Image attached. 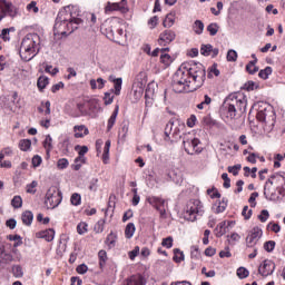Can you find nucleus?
<instances>
[{"label":"nucleus","mask_w":285,"mask_h":285,"mask_svg":"<svg viewBox=\"0 0 285 285\" xmlns=\"http://www.w3.org/2000/svg\"><path fill=\"white\" fill-rule=\"evenodd\" d=\"M206 81V68L202 63H194L186 70L179 68L173 77V89L176 92L198 90Z\"/></svg>","instance_id":"nucleus-1"},{"label":"nucleus","mask_w":285,"mask_h":285,"mask_svg":"<svg viewBox=\"0 0 285 285\" xmlns=\"http://www.w3.org/2000/svg\"><path fill=\"white\" fill-rule=\"evenodd\" d=\"M248 100L242 92L229 94L224 102L223 108L227 114V119H235V117H242L246 112Z\"/></svg>","instance_id":"nucleus-2"},{"label":"nucleus","mask_w":285,"mask_h":285,"mask_svg":"<svg viewBox=\"0 0 285 285\" xmlns=\"http://www.w3.org/2000/svg\"><path fill=\"white\" fill-rule=\"evenodd\" d=\"M41 37L37 33H28L21 41L19 55L22 61H32L39 55Z\"/></svg>","instance_id":"nucleus-3"},{"label":"nucleus","mask_w":285,"mask_h":285,"mask_svg":"<svg viewBox=\"0 0 285 285\" xmlns=\"http://www.w3.org/2000/svg\"><path fill=\"white\" fill-rule=\"evenodd\" d=\"M271 186H276V190L281 197H285V177L279 174L272 175L265 183L264 186V196L266 199H269V202H275V199H279V196L275 194V190L273 191L271 189Z\"/></svg>","instance_id":"nucleus-4"},{"label":"nucleus","mask_w":285,"mask_h":285,"mask_svg":"<svg viewBox=\"0 0 285 285\" xmlns=\"http://www.w3.org/2000/svg\"><path fill=\"white\" fill-rule=\"evenodd\" d=\"M67 21H70V6L65 7L63 10L58 12L53 26L55 35H61V37H67Z\"/></svg>","instance_id":"nucleus-5"},{"label":"nucleus","mask_w":285,"mask_h":285,"mask_svg":"<svg viewBox=\"0 0 285 285\" xmlns=\"http://www.w3.org/2000/svg\"><path fill=\"white\" fill-rule=\"evenodd\" d=\"M197 215L200 217L204 215V205L202 204V200H189L185 209V217L188 222H195L197 219Z\"/></svg>","instance_id":"nucleus-6"},{"label":"nucleus","mask_w":285,"mask_h":285,"mask_svg":"<svg viewBox=\"0 0 285 285\" xmlns=\"http://www.w3.org/2000/svg\"><path fill=\"white\" fill-rule=\"evenodd\" d=\"M61 199H63L61 190H59V188L56 186H52L47 190L45 206L51 209L57 208V206L61 204Z\"/></svg>","instance_id":"nucleus-7"},{"label":"nucleus","mask_w":285,"mask_h":285,"mask_svg":"<svg viewBox=\"0 0 285 285\" xmlns=\"http://www.w3.org/2000/svg\"><path fill=\"white\" fill-rule=\"evenodd\" d=\"M199 139L193 138L190 134H187L183 138V146L187 155H195V153H202V149L199 148Z\"/></svg>","instance_id":"nucleus-8"},{"label":"nucleus","mask_w":285,"mask_h":285,"mask_svg":"<svg viewBox=\"0 0 285 285\" xmlns=\"http://www.w3.org/2000/svg\"><path fill=\"white\" fill-rule=\"evenodd\" d=\"M148 203L150 204V206L156 208V210H158L161 219H166V206H168V204L166 203V199L161 197L153 196L148 198Z\"/></svg>","instance_id":"nucleus-9"},{"label":"nucleus","mask_w":285,"mask_h":285,"mask_svg":"<svg viewBox=\"0 0 285 285\" xmlns=\"http://www.w3.org/2000/svg\"><path fill=\"white\" fill-rule=\"evenodd\" d=\"M275 262L271 259H265L258 267V273L262 275V277H268L275 273Z\"/></svg>","instance_id":"nucleus-10"},{"label":"nucleus","mask_w":285,"mask_h":285,"mask_svg":"<svg viewBox=\"0 0 285 285\" xmlns=\"http://www.w3.org/2000/svg\"><path fill=\"white\" fill-rule=\"evenodd\" d=\"M262 228L259 227H254L250 232V234L246 237V244L248 248H253L262 239Z\"/></svg>","instance_id":"nucleus-11"},{"label":"nucleus","mask_w":285,"mask_h":285,"mask_svg":"<svg viewBox=\"0 0 285 285\" xmlns=\"http://www.w3.org/2000/svg\"><path fill=\"white\" fill-rule=\"evenodd\" d=\"M275 117V114L272 111L269 106L266 107H259L256 119L258 121L265 122L271 120V118Z\"/></svg>","instance_id":"nucleus-12"},{"label":"nucleus","mask_w":285,"mask_h":285,"mask_svg":"<svg viewBox=\"0 0 285 285\" xmlns=\"http://www.w3.org/2000/svg\"><path fill=\"white\" fill-rule=\"evenodd\" d=\"M177 35L173 30H165L160 33L158 43L159 46H168V43H173Z\"/></svg>","instance_id":"nucleus-13"},{"label":"nucleus","mask_w":285,"mask_h":285,"mask_svg":"<svg viewBox=\"0 0 285 285\" xmlns=\"http://www.w3.org/2000/svg\"><path fill=\"white\" fill-rule=\"evenodd\" d=\"M119 10L120 12H128V9L126 8V0H121L120 2H107V6L105 7V12L108 14V12H115Z\"/></svg>","instance_id":"nucleus-14"},{"label":"nucleus","mask_w":285,"mask_h":285,"mask_svg":"<svg viewBox=\"0 0 285 285\" xmlns=\"http://www.w3.org/2000/svg\"><path fill=\"white\" fill-rule=\"evenodd\" d=\"M81 23H83L81 18H75L72 17V13H70V19L67 21V37L68 35H72L75 30H78Z\"/></svg>","instance_id":"nucleus-15"},{"label":"nucleus","mask_w":285,"mask_h":285,"mask_svg":"<svg viewBox=\"0 0 285 285\" xmlns=\"http://www.w3.org/2000/svg\"><path fill=\"white\" fill-rule=\"evenodd\" d=\"M4 19L7 17H17V9H14V6L12 2H4V6L2 7V11L0 13Z\"/></svg>","instance_id":"nucleus-16"},{"label":"nucleus","mask_w":285,"mask_h":285,"mask_svg":"<svg viewBox=\"0 0 285 285\" xmlns=\"http://www.w3.org/2000/svg\"><path fill=\"white\" fill-rule=\"evenodd\" d=\"M109 81L111 83H114V90H111V92H114L116 95V97H119V95H121V86L124 85V79L121 78H116L115 76H109Z\"/></svg>","instance_id":"nucleus-17"},{"label":"nucleus","mask_w":285,"mask_h":285,"mask_svg":"<svg viewBox=\"0 0 285 285\" xmlns=\"http://www.w3.org/2000/svg\"><path fill=\"white\" fill-rule=\"evenodd\" d=\"M126 285H146V278L141 274L131 275L126 279Z\"/></svg>","instance_id":"nucleus-18"},{"label":"nucleus","mask_w":285,"mask_h":285,"mask_svg":"<svg viewBox=\"0 0 285 285\" xmlns=\"http://www.w3.org/2000/svg\"><path fill=\"white\" fill-rule=\"evenodd\" d=\"M73 131L76 139H81L82 137H86V135L89 134L88 128L83 125L75 126Z\"/></svg>","instance_id":"nucleus-19"},{"label":"nucleus","mask_w":285,"mask_h":285,"mask_svg":"<svg viewBox=\"0 0 285 285\" xmlns=\"http://www.w3.org/2000/svg\"><path fill=\"white\" fill-rule=\"evenodd\" d=\"M117 115H119V106H116L115 110L112 111L110 118L108 119L107 124V131L110 132L112 130V126H115L117 121Z\"/></svg>","instance_id":"nucleus-20"},{"label":"nucleus","mask_w":285,"mask_h":285,"mask_svg":"<svg viewBox=\"0 0 285 285\" xmlns=\"http://www.w3.org/2000/svg\"><path fill=\"white\" fill-rule=\"evenodd\" d=\"M228 233V226H226V222L219 223L215 228L216 237H224Z\"/></svg>","instance_id":"nucleus-21"},{"label":"nucleus","mask_w":285,"mask_h":285,"mask_svg":"<svg viewBox=\"0 0 285 285\" xmlns=\"http://www.w3.org/2000/svg\"><path fill=\"white\" fill-rule=\"evenodd\" d=\"M35 219V215L30 210H26L21 215V220L24 224V226H32V220Z\"/></svg>","instance_id":"nucleus-22"},{"label":"nucleus","mask_w":285,"mask_h":285,"mask_svg":"<svg viewBox=\"0 0 285 285\" xmlns=\"http://www.w3.org/2000/svg\"><path fill=\"white\" fill-rule=\"evenodd\" d=\"M175 126V122L169 121L165 127V141H170V135H177V129L173 131V127Z\"/></svg>","instance_id":"nucleus-23"},{"label":"nucleus","mask_w":285,"mask_h":285,"mask_svg":"<svg viewBox=\"0 0 285 285\" xmlns=\"http://www.w3.org/2000/svg\"><path fill=\"white\" fill-rule=\"evenodd\" d=\"M39 237L41 239H46V242H52V239H55V229L49 228L47 230H42L39 233Z\"/></svg>","instance_id":"nucleus-24"},{"label":"nucleus","mask_w":285,"mask_h":285,"mask_svg":"<svg viewBox=\"0 0 285 285\" xmlns=\"http://www.w3.org/2000/svg\"><path fill=\"white\" fill-rule=\"evenodd\" d=\"M105 244L108 245V248H115V244H117V234H115V233L111 232V233L107 236V238H106V240H105Z\"/></svg>","instance_id":"nucleus-25"},{"label":"nucleus","mask_w":285,"mask_h":285,"mask_svg":"<svg viewBox=\"0 0 285 285\" xmlns=\"http://www.w3.org/2000/svg\"><path fill=\"white\" fill-rule=\"evenodd\" d=\"M163 26L164 28H173L175 26V14L168 13L163 21Z\"/></svg>","instance_id":"nucleus-26"},{"label":"nucleus","mask_w":285,"mask_h":285,"mask_svg":"<svg viewBox=\"0 0 285 285\" xmlns=\"http://www.w3.org/2000/svg\"><path fill=\"white\" fill-rule=\"evenodd\" d=\"M48 83H49L48 77H46V76H40V77L38 78L37 86H38V89H39L40 91L46 90V86H48Z\"/></svg>","instance_id":"nucleus-27"},{"label":"nucleus","mask_w":285,"mask_h":285,"mask_svg":"<svg viewBox=\"0 0 285 285\" xmlns=\"http://www.w3.org/2000/svg\"><path fill=\"white\" fill-rule=\"evenodd\" d=\"M98 257H99V266H100V268H104V266H106V262H108V253H106V250L101 249L98 253Z\"/></svg>","instance_id":"nucleus-28"},{"label":"nucleus","mask_w":285,"mask_h":285,"mask_svg":"<svg viewBox=\"0 0 285 285\" xmlns=\"http://www.w3.org/2000/svg\"><path fill=\"white\" fill-rule=\"evenodd\" d=\"M207 32H209L210 37H215L217 32H219V24L217 22H212L207 26Z\"/></svg>","instance_id":"nucleus-29"},{"label":"nucleus","mask_w":285,"mask_h":285,"mask_svg":"<svg viewBox=\"0 0 285 285\" xmlns=\"http://www.w3.org/2000/svg\"><path fill=\"white\" fill-rule=\"evenodd\" d=\"M30 146H32V141L30 139H22L19 142V148L20 150H22L23 153L30 150Z\"/></svg>","instance_id":"nucleus-30"},{"label":"nucleus","mask_w":285,"mask_h":285,"mask_svg":"<svg viewBox=\"0 0 285 285\" xmlns=\"http://www.w3.org/2000/svg\"><path fill=\"white\" fill-rule=\"evenodd\" d=\"M193 29L196 35H202L204 32V22L202 20H196Z\"/></svg>","instance_id":"nucleus-31"},{"label":"nucleus","mask_w":285,"mask_h":285,"mask_svg":"<svg viewBox=\"0 0 285 285\" xmlns=\"http://www.w3.org/2000/svg\"><path fill=\"white\" fill-rule=\"evenodd\" d=\"M135 224L134 223H129L127 224L126 226V229H125V235L127 237V239H130L132 237V235H135Z\"/></svg>","instance_id":"nucleus-32"},{"label":"nucleus","mask_w":285,"mask_h":285,"mask_svg":"<svg viewBox=\"0 0 285 285\" xmlns=\"http://www.w3.org/2000/svg\"><path fill=\"white\" fill-rule=\"evenodd\" d=\"M228 206V199L223 198L222 202H219L216 205V210L215 213L219 214V213H224V210H226V207Z\"/></svg>","instance_id":"nucleus-33"},{"label":"nucleus","mask_w":285,"mask_h":285,"mask_svg":"<svg viewBox=\"0 0 285 285\" xmlns=\"http://www.w3.org/2000/svg\"><path fill=\"white\" fill-rule=\"evenodd\" d=\"M213 104V98L210 96L205 95L204 100L197 105L198 110H204L205 106H210Z\"/></svg>","instance_id":"nucleus-34"},{"label":"nucleus","mask_w":285,"mask_h":285,"mask_svg":"<svg viewBox=\"0 0 285 285\" xmlns=\"http://www.w3.org/2000/svg\"><path fill=\"white\" fill-rule=\"evenodd\" d=\"M174 262H176V264L184 262V252L179 248L174 249Z\"/></svg>","instance_id":"nucleus-35"},{"label":"nucleus","mask_w":285,"mask_h":285,"mask_svg":"<svg viewBox=\"0 0 285 285\" xmlns=\"http://www.w3.org/2000/svg\"><path fill=\"white\" fill-rule=\"evenodd\" d=\"M146 86V81L138 82V88L134 90V95L136 99L141 98V95H144V87Z\"/></svg>","instance_id":"nucleus-36"},{"label":"nucleus","mask_w":285,"mask_h":285,"mask_svg":"<svg viewBox=\"0 0 285 285\" xmlns=\"http://www.w3.org/2000/svg\"><path fill=\"white\" fill-rule=\"evenodd\" d=\"M43 146L47 150V155H50V150H52V137L50 135L46 136V139L43 141Z\"/></svg>","instance_id":"nucleus-37"},{"label":"nucleus","mask_w":285,"mask_h":285,"mask_svg":"<svg viewBox=\"0 0 285 285\" xmlns=\"http://www.w3.org/2000/svg\"><path fill=\"white\" fill-rule=\"evenodd\" d=\"M213 50V45H203L200 47V55L204 57H210V52Z\"/></svg>","instance_id":"nucleus-38"},{"label":"nucleus","mask_w":285,"mask_h":285,"mask_svg":"<svg viewBox=\"0 0 285 285\" xmlns=\"http://www.w3.org/2000/svg\"><path fill=\"white\" fill-rule=\"evenodd\" d=\"M11 206L13 208H21V206H23V199L21 196H14L11 200Z\"/></svg>","instance_id":"nucleus-39"},{"label":"nucleus","mask_w":285,"mask_h":285,"mask_svg":"<svg viewBox=\"0 0 285 285\" xmlns=\"http://www.w3.org/2000/svg\"><path fill=\"white\" fill-rule=\"evenodd\" d=\"M269 75H273V68L266 67L259 71L258 77H261V79H268Z\"/></svg>","instance_id":"nucleus-40"},{"label":"nucleus","mask_w":285,"mask_h":285,"mask_svg":"<svg viewBox=\"0 0 285 285\" xmlns=\"http://www.w3.org/2000/svg\"><path fill=\"white\" fill-rule=\"evenodd\" d=\"M68 166H70V163L68 161L67 158H60L57 163V168L59 170H66V168H68Z\"/></svg>","instance_id":"nucleus-41"},{"label":"nucleus","mask_w":285,"mask_h":285,"mask_svg":"<svg viewBox=\"0 0 285 285\" xmlns=\"http://www.w3.org/2000/svg\"><path fill=\"white\" fill-rule=\"evenodd\" d=\"M155 88H157V83L149 82L146 89L145 97H153V95H155Z\"/></svg>","instance_id":"nucleus-42"},{"label":"nucleus","mask_w":285,"mask_h":285,"mask_svg":"<svg viewBox=\"0 0 285 285\" xmlns=\"http://www.w3.org/2000/svg\"><path fill=\"white\" fill-rule=\"evenodd\" d=\"M160 62L164 63L165 66H170V63H173V57H170V55L168 53H161Z\"/></svg>","instance_id":"nucleus-43"},{"label":"nucleus","mask_w":285,"mask_h":285,"mask_svg":"<svg viewBox=\"0 0 285 285\" xmlns=\"http://www.w3.org/2000/svg\"><path fill=\"white\" fill-rule=\"evenodd\" d=\"M70 203L72 206H80L81 205V195L75 193L71 195Z\"/></svg>","instance_id":"nucleus-44"},{"label":"nucleus","mask_w":285,"mask_h":285,"mask_svg":"<svg viewBox=\"0 0 285 285\" xmlns=\"http://www.w3.org/2000/svg\"><path fill=\"white\" fill-rule=\"evenodd\" d=\"M246 70L249 72V75H255V72L259 71V67L255 66V61H249L246 66Z\"/></svg>","instance_id":"nucleus-45"},{"label":"nucleus","mask_w":285,"mask_h":285,"mask_svg":"<svg viewBox=\"0 0 285 285\" xmlns=\"http://www.w3.org/2000/svg\"><path fill=\"white\" fill-rule=\"evenodd\" d=\"M228 173H232V175H234V177H237V175H239V171L242 170V165L237 164L234 166H229L227 168Z\"/></svg>","instance_id":"nucleus-46"},{"label":"nucleus","mask_w":285,"mask_h":285,"mask_svg":"<svg viewBox=\"0 0 285 285\" xmlns=\"http://www.w3.org/2000/svg\"><path fill=\"white\" fill-rule=\"evenodd\" d=\"M275 240H267L264 243V249L266 253H273V250H275Z\"/></svg>","instance_id":"nucleus-47"},{"label":"nucleus","mask_w":285,"mask_h":285,"mask_svg":"<svg viewBox=\"0 0 285 285\" xmlns=\"http://www.w3.org/2000/svg\"><path fill=\"white\" fill-rule=\"evenodd\" d=\"M99 179L97 178H92L89 183V187L88 189L91 191V193H97V189L99 188Z\"/></svg>","instance_id":"nucleus-48"},{"label":"nucleus","mask_w":285,"mask_h":285,"mask_svg":"<svg viewBox=\"0 0 285 285\" xmlns=\"http://www.w3.org/2000/svg\"><path fill=\"white\" fill-rule=\"evenodd\" d=\"M269 217H271V214L268 213V209H263L261 212V215H258V219L259 222H262V224L268 222Z\"/></svg>","instance_id":"nucleus-49"},{"label":"nucleus","mask_w":285,"mask_h":285,"mask_svg":"<svg viewBox=\"0 0 285 285\" xmlns=\"http://www.w3.org/2000/svg\"><path fill=\"white\" fill-rule=\"evenodd\" d=\"M236 273L239 279H246V277H248L249 275L248 269H246L245 267H239Z\"/></svg>","instance_id":"nucleus-50"},{"label":"nucleus","mask_w":285,"mask_h":285,"mask_svg":"<svg viewBox=\"0 0 285 285\" xmlns=\"http://www.w3.org/2000/svg\"><path fill=\"white\" fill-rule=\"evenodd\" d=\"M0 259H7L8 262H12V255L6 254V248L3 245H0Z\"/></svg>","instance_id":"nucleus-51"},{"label":"nucleus","mask_w":285,"mask_h":285,"mask_svg":"<svg viewBox=\"0 0 285 285\" xmlns=\"http://www.w3.org/2000/svg\"><path fill=\"white\" fill-rule=\"evenodd\" d=\"M12 274L13 277H23V268H21V266L19 265H16L12 267Z\"/></svg>","instance_id":"nucleus-52"},{"label":"nucleus","mask_w":285,"mask_h":285,"mask_svg":"<svg viewBox=\"0 0 285 285\" xmlns=\"http://www.w3.org/2000/svg\"><path fill=\"white\" fill-rule=\"evenodd\" d=\"M77 233H78L79 235H83L85 233H88V224H86V223H80V224H78V226H77Z\"/></svg>","instance_id":"nucleus-53"},{"label":"nucleus","mask_w":285,"mask_h":285,"mask_svg":"<svg viewBox=\"0 0 285 285\" xmlns=\"http://www.w3.org/2000/svg\"><path fill=\"white\" fill-rule=\"evenodd\" d=\"M75 150H78V155L80 157H85V155L88 153V146H80V145H77L75 147Z\"/></svg>","instance_id":"nucleus-54"},{"label":"nucleus","mask_w":285,"mask_h":285,"mask_svg":"<svg viewBox=\"0 0 285 285\" xmlns=\"http://www.w3.org/2000/svg\"><path fill=\"white\" fill-rule=\"evenodd\" d=\"M104 101H105V106H110V104L115 101V96H112V94L110 92H105Z\"/></svg>","instance_id":"nucleus-55"},{"label":"nucleus","mask_w":285,"mask_h":285,"mask_svg":"<svg viewBox=\"0 0 285 285\" xmlns=\"http://www.w3.org/2000/svg\"><path fill=\"white\" fill-rule=\"evenodd\" d=\"M257 197H259V193L257 191H254L252 193L249 199H248V203L252 204V208H255L257 206V203L255 202L257 199Z\"/></svg>","instance_id":"nucleus-56"},{"label":"nucleus","mask_w":285,"mask_h":285,"mask_svg":"<svg viewBox=\"0 0 285 285\" xmlns=\"http://www.w3.org/2000/svg\"><path fill=\"white\" fill-rule=\"evenodd\" d=\"M38 186L37 180H33L31 184L27 185V193L30 195H35L37 193V189H35Z\"/></svg>","instance_id":"nucleus-57"},{"label":"nucleus","mask_w":285,"mask_h":285,"mask_svg":"<svg viewBox=\"0 0 285 285\" xmlns=\"http://www.w3.org/2000/svg\"><path fill=\"white\" fill-rule=\"evenodd\" d=\"M161 246H164L165 248H173V237L168 236L164 238L161 242Z\"/></svg>","instance_id":"nucleus-58"},{"label":"nucleus","mask_w":285,"mask_h":285,"mask_svg":"<svg viewBox=\"0 0 285 285\" xmlns=\"http://www.w3.org/2000/svg\"><path fill=\"white\" fill-rule=\"evenodd\" d=\"M227 61H237V51L230 49L227 51Z\"/></svg>","instance_id":"nucleus-59"},{"label":"nucleus","mask_w":285,"mask_h":285,"mask_svg":"<svg viewBox=\"0 0 285 285\" xmlns=\"http://www.w3.org/2000/svg\"><path fill=\"white\" fill-rule=\"evenodd\" d=\"M255 88H257V83H255V81H247L244 85V90H247L248 92H250V90H255Z\"/></svg>","instance_id":"nucleus-60"},{"label":"nucleus","mask_w":285,"mask_h":285,"mask_svg":"<svg viewBox=\"0 0 285 285\" xmlns=\"http://www.w3.org/2000/svg\"><path fill=\"white\" fill-rule=\"evenodd\" d=\"M41 161H43V159H41V156L36 155L32 158V166L33 168H39V166H41Z\"/></svg>","instance_id":"nucleus-61"},{"label":"nucleus","mask_w":285,"mask_h":285,"mask_svg":"<svg viewBox=\"0 0 285 285\" xmlns=\"http://www.w3.org/2000/svg\"><path fill=\"white\" fill-rule=\"evenodd\" d=\"M76 271L79 275H86V273H88V265L81 264L76 268Z\"/></svg>","instance_id":"nucleus-62"},{"label":"nucleus","mask_w":285,"mask_h":285,"mask_svg":"<svg viewBox=\"0 0 285 285\" xmlns=\"http://www.w3.org/2000/svg\"><path fill=\"white\" fill-rule=\"evenodd\" d=\"M267 228H271V230L273 232V233H279V230H282V227L279 226V224H277V223H269L268 225H267Z\"/></svg>","instance_id":"nucleus-63"},{"label":"nucleus","mask_w":285,"mask_h":285,"mask_svg":"<svg viewBox=\"0 0 285 285\" xmlns=\"http://www.w3.org/2000/svg\"><path fill=\"white\" fill-rule=\"evenodd\" d=\"M139 255V246H136L132 250L128 253L129 259L135 261V257Z\"/></svg>","instance_id":"nucleus-64"}]
</instances>
